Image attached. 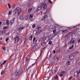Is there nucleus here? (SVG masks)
Returning a JSON list of instances; mask_svg holds the SVG:
<instances>
[{"label": "nucleus", "instance_id": "62", "mask_svg": "<svg viewBox=\"0 0 80 80\" xmlns=\"http://www.w3.org/2000/svg\"><path fill=\"white\" fill-rule=\"evenodd\" d=\"M2 22L0 21V26L1 25H2Z\"/></svg>", "mask_w": 80, "mask_h": 80}, {"label": "nucleus", "instance_id": "12", "mask_svg": "<svg viewBox=\"0 0 80 80\" xmlns=\"http://www.w3.org/2000/svg\"><path fill=\"white\" fill-rule=\"evenodd\" d=\"M24 29V27L23 26H22V27L19 28L18 29V31H19V32L20 33H21L22 32V31L23 30V29Z\"/></svg>", "mask_w": 80, "mask_h": 80}, {"label": "nucleus", "instance_id": "32", "mask_svg": "<svg viewBox=\"0 0 80 80\" xmlns=\"http://www.w3.org/2000/svg\"><path fill=\"white\" fill-rule=\"evenodd\" d=\"M32 38H33V36L31 35L29 37L30 40H32Z\"/></svg>", "mask_w": 80, "mask_h": 80}, {"label": "nucleus", "instance_id": "63", "mask_svg": "<svg viewBox=\"0 0 80 80\" xmlns=\"http://www.w3.org/2000/svg\"><path fill=\"white\" fill-rule=\"evenodd\" d=\"M68 28V30H71V28Z\"/></svg>", "mask_w": 80, "mask_h": 80}, {"label": "nucleus", "instance_id": "26", "mask_svg": "<svg viewBox=\"0 0 80 80\" xmlns=\"http://www.w3.org/2000/svg\"><path fill=\"white\" fill-rule=\"evenodd\" d=\"M54 28H59V26H58V25H55Z\"/></svg>", "mask_w": 80, "mask_h": 80}, {"label": "nucleus", "instance_id": "19", "mask_svg": "<svg viewBox=\"0 0 80 80\" xmlns=\"http://www.w3.org/2000/svg\"><path fill=\"white\" fill-rule=\"evenodd\" d=\"M69 58L70 60H73V59L74 58V56H69Z\"/></svg>", "mask_w": 80, "mask_h": 80}, {"label": "nucleus", "instance_id": "52", "mask_svg": "<svg viewBox=\"0 0 80 80\" xmlns=\"http://www.w3.org/2000/svg\"><path fill=\"white\" fill-rule=\"evenodd\" d=\"M15 6H16V5L15 4L13 5V6H12V8H15Z\"/></svg>", "mask_w": 80, "mask_h": 80}, {"label": "nucleus", "instance_id": "50", "mask_svg": "<svg viewBox=\"0 0 80 80\" xmlns=\"http://www.w3.org/2000/svg\"><path fill=\"white\" fill-rule=\"evenodd\" d=\"M2 50H5V47H3L2 48Z\"/></svg>", "mask_w": 80, "mask_h": 80}, {"label": "nucleus", "instance_id": "40", "mask_svg": "<svg viewBox=\"0 0 80 80\" xmlns=\"http://www.w3.org/2000/svg\"><path fill=\"white\" fill-rule=\"evenodd\" d=\"M45 18H44V17H43L42 18V19H41V20L42 21H43V20H44L45 19Z\"/></svg>", "mask_w": 80, "mask_h": 80}, {"label": "nucleus", "instance_id": "42", "mask_svg": "<svg viewBox=\"0 0 80 80\" xmlns=\"http://www.w3.org/2000/svg\"><path fill=\"white\" fill-rule=\"evenodd\" d=\"M36 38L35 37H34L33 39V42H34L36 40Z\"/></svg>", "mask_w": 80, "mask_h": 80}, {"label": "nucleus", "instance_id": "58", "mask_svg": "<svg viewBox=\"0 0 80 80\" xmlns=\"http://www.w3.org/2000/svg\"><path fill=\"white\" fill-rule=\"evenodd\" d=\"M28 24H26V27H28Z\"/></svg>", "mask_w": 80, "mask_h": 80}, {"label": "nucleus", "instance_id": "7", "mask_svg": "<svg viewBox=\"0 0 80 80\" xmlns=\"http://www.w3.org/2000/svg\"><path fill=\"white\" fill-rule=\"evenodd\" d=\"M50 38L52 39V38H50V36H48V37H47L44 40L45 43H47L49 40H50Z\"/></svg>", "mask_w": 80, "mask_h": 80}, {"label": "nucleus", "instance_id": "46", "mask_svg": "<svg viewBox=\"0 0 80 80\" xmlns=\"http://www.w3.org/2000/svg\"><path fill=\"white\" fill-rule=\"evenodd\" d=\"M35 27V24H33L32 26V28H34Z\"/></svg>", "mask_w": 80, "mask_h": 80}, {"label": "nucleus", "instance_id": "17", "mask_svg": "<svg viewBox=\"0 0 80 80\" xmlns=\"http://www.w3.org/2000/svg\"><path fill=\"white\" fill-rule=\"evenodd\" d=\"M33 8H29L28 12H29V13H30L32 11V10Z\"/></svg>", "mask_w": 80, "mask_h": 80}, {"label": "nucleus", "instance_id": "60", "mask_svg": "<svg viewBox=\"0 0 80 80\" xmlns=\"http://www.w3.org/2000/svg\"><path fill=\"white\" fill-rule=\"evenodd\" d=\"M27 60H28L27 58H25V61H27Z\"/></svg>", "mask_w": 80, "mask_h": 80}, {"label": "nucleus", "instance_id": "28", "mask_svg": "<svg viewBox=\"0 0 80 80\" xmlns=\"http://www.w3.org/2000/svg\"><path fill=\"white\" fill-rule=\"evenodd\" d=\"M46 48L45 47L44 48H42L41 49V53H42V52H43V50H45V49Z\"/></svg>", "mask_w": 80, "mask_h": 80}, {"label": "nucleus", "instance_id": "31", "mask_svg": "<svg viewBox=\"0 0 80 80\" xmlns=\"http://www.w3.org/2000/svg\"><path fill=\"white\" fill-rule=\"evenodd\" d=\"M12 13V11H9L8 12V15H11Z\"/></svg>", "mask_w": 80, "mask_h": 80}, {"label": "nucleus", "instance_id": "59", "mask_svg": "<svg viewBox=\"0 0 80 80\" xmlns=\"http://www.w3.org/2000/svg\"><path fill=\"white\" fill-rule=\"evenodd\" d=\"M3 78H0V80H2Z\"/></svg>", "mask_w": 80, "mask_h": 80}, {"label": "nucleus", "instance_id": "14", "mask_svg": "<svg viewBox=\"0 0 80 80\" xmlns=\"http://www.w3.org/2000/svg\"><path fill=\"white\" fill-rule=\"evenodd\" d=\"M42 8H41V6L40 7V6H38V8H37V9L36 10L37 12H38V11H40V10H41V9H42Z\"/></svg>", "mask_w": 80, "mask_h": 80}, {"label": "nucleus", "instance_id": "37", "mask_svg": "<svg viewBox=\"0 0 80 80\" xmlns=\"http://www.w3.org/2000/svg\"><path fill=\"white\" fill-rule=\"evenodd\" d=\"M43 17L44 18H45V19H46V18H47V17H48V16L47 15H44Z\"/></svg>", "mask_w": 80, "mask_h": 80}, {"label": "nucleus", "instance_id": "11", "mask_svg": "<svg viewBox=\"0 0 80 80\" xmlns=\"http://www.w3.org/2000/svg\"><path fill=\"white\" fill-rule=\"evenodd\" d=\"M14 39L15 40V42H18L19 40L20 39H19L18 37L17 36H16L14 38Z\"/></svg>", "mask_w": 80, "mask_h": 80}, {"label": "nucleus", "instance_id": "23", "mask_svg": "<svg viewBox=\"0 0 80 80\" xmlns=\"http://www.w3.org/2000/svg\"><path fill=\"white\" fill-rule=\"evenodd\" d=\"M49 78H48V77H45L44 78V80H48Z\"/></svg>", "mask_w": 80, "mask_h": 80}, {"label": "nucleus", "instance_id": "15", "mask_svg": "<svg viewBox=\"0 0 80 80\" xmlns=\"http://www.w3.org/2000/svg\"><path fill=\"white\" fill-rule=\"evenodd\" d=\"M59 58H58V56H55L54 57V59L56 61H58L59 60Z\"/></svg>", "mask_w": 80, "mask_h": 80}, {"label": "nucleus", "instance_id": "10", "mask_svg": "<svg viewBox=\"0 0 80 80\" xmlns=\"http://www.w3.org/2000/svg\"><path fill=\"white\" fill-rule=\"evenodd\" d=\"M3 61H1V62H0V64H1V66L2 67H3V65H5L6 62H7V60H5L3 61Z\"/></svg>", "mask_w": 80, "mask_h": 80}, {"label": "nucleus", "instance_id": "9", "mask_svg": "<svg viewBox=\"0 0 80 80\" xmlns=\"http://www.w3.org/2000/svg\"><path fill=\"white\" fill-rule=\"evenodd\" d=\"M65 73V71H62L61 72L58 73V75L60 76V77H63V74Z\"/></svg>", "mask_w": 80, "mask_h": 80}, {"label": "nucleus", "instance_id": "57", "mask_svg": "<svg viewBox=\"0 0 80 80\" xmlns=\"http://www.w3.org/2000/svg\"><path fill=\"white\" fill-rule=\"evenodd\" d=\"M33 67L32 66V65H31V66H30L29 67V68H31V67Z\"/></svg>", "mask_w": 80, "mask_h": 80}, {"label": "nucleus", "instance_id": "39", "mask_svg": "<svg viewBox=\"0 0 80 80\" xmlns=\"http://www.w3.org/2000/svg\"><path fill=\"white\" fill-rule=\"evenodd\" d=\"M15 19H16V18H14L12 19V20L15 22Z\"/></svg>", "mask_w": 80, "mask_h": 80}, {"label": "nucleus", "instance_id": "41", "mask_svg": "<svg viewBox=\"0 0 80 80\" xmlns=\"http://www.w3.org/2000/svg\"><path fill=\"white\" fill-rule=\"evenodd\" d=\"M9 40V38L8 37L6 39V41L7 42H8V40Z\"/></svg>", "mask_w": 80, "mask_h": 80}, {"label": "nucleus", "instance_id": "27", "mask_svg": "<svg viewBox=\"0 0 80 80\" xmlns=\"http://www.w3.org/2000/svg\"><path fill=\"white\" fill-rule=\"evenodd\" d=\"M6 22L7 25H9V20H6Z\"/></svg>", "mask_w": 80, "mask_h": 80}, {"label": "nucleus", "instance_id": "3", "mask_svg": "<svg viewBox=\"0 0 80 80\" xmlns=\"http://www.w3.org/2000/svg\"><path fill=\"white\" fill-rule=\"evenodd\" d=\"M47 4L45 2H43L41 3V8L43 7V8L44 9H46L47 7Z\"/></svg>", "mask_w": 80, "mask_h": 80}, {"label": "nucleus", "instance_id": "22", "mask_svg": "<svg viewBox=\"0 0 80 80\" xmlns=\"http://www.w3.org/2000/svg\"><path fill=\"white\" fill-rule=\"evenodd\" d=\"M14 22L13 21H12V20H11L10 21V25H12V24H13V23H14Z\"/></svg>", "mask_w": 80, "mask_h": 80}, {"label": "nucleus", "instance_id": "35", "mask_svg": "<svg viewBox=\"0 0 80 80\" xmlns=\"http://www.w3.org/2000/svg\"><path fill=\"white\" fill-rule=\"evenodd\" d=\"M37 39L36 40L35 42V44L36 45H38V44L37 43Z\"/></svg>", "mask_w": 80, "mask_h": 80}, {"label": "nucleus", "instance_id": "49", "mask_svg": "<svg viewBox=\"0 0 80 80\" xmlns=\"http://www.w3.org/2000/svg\"><path fill=\"white\" fill-rule=\"evenodd\" d=\"M56 30H57V29H55L54 30H53V32H54V33L56 32Z\"/></svg>", "mask_w": 80, "mask_h": 80}, {"label": "nucleus", "instance_id": "30", "mask_svg": "<svg viewBox=\"0 0 80 80\" xmlns=\"http://www.w3.org/2000/svg\"><path fill=\"white\" fill-rule=\"evenodd\" d=\"M68 32V30L67 29H66L65 30H64V31H63V33H66Z\"/></svg>", "mask_w": 80, "mask_h": 80}, {"label": "nucleus", "instance_id": "64", "mask_svg": "<svg viewBox=\"0 0 80 80\" xmlns=\"http://www.w3.org/2000/svg\"><path fill=\"white\" fill-rule=\"evenodd\" d=\"M26 41H25L24 42V44L25 45L26 43Z\"/></svg>", "mask_w": 80, "mask_h": 80}, {"label": "nucleus", "instance_id": "24", "mask_svg": "<svg viewBox=\"0 0 80 80\" xmlns=\"http://www.w3.org/2000/svg\"><path fill=\"white\" fill-rule=\"evenodd\" d=\"M37 47V44H35L33 46L32 48V49H34V48H36V47Z\"/></svg>", "mask_w": 80, "mask_h": 80}, {"label": "nucleus", "instance_id": "43", "mask_svg": "<svg viewBox=\"0 0 80 80\" xmlns=\"http://www.w3.org/2000/svg\"><path fill=\"white\" fill-rule=\"evenodd\" d=\"M64 29L62 28L60 30V31L61 32H62L63 33V32H64Z\"/></svg>", "mask_w": 80, "mask_h": 80}, {"label": "nucleus", "instance_id": "1", "mask_svg": "<svg viewBox=\"0 0 80 80\" xmlns=\"http://www.w3.org/2000/svg\"><path fill=\"white\" fill-rule=\"evenodd\" d=\"M22 12V9L19 7H17L16 9L15 12H13V14L17 17V16H18L19 15V13H20Z\"/></svg>", "mask_w": 80, "mask_h": 80}, {"label": "nucleus", "instance_id": "48", "mask_svg": "<svg viewBox=\"0 0 80 80\" xmlns=\"http://www.w3.org/2000/svg\"><path fill=\"white\" fill-rule=\"evenodd\" d=\"M52 52L54 53H55L56 52V51L55 50H53L52 51Z\"/></svg>", "mask_w": 80, "mask_h": 80}, {"label": "nucleus", "instance_id": "38", "mask_svg": "<svg viewBox=\"0 0 80 80\" xmlns=\"http://www.w3.org/2000/svg\"><path fill=\"white\" fill-rule=\"evenodd\" d=\"M3 73H4V71L2 70L1 72V75H2V74H3Z\"/></svg>", "mask_w": 80, "mask_h": 80}, {"label": "nucleus", "instance_id": "6", "mask_svg": "<svg viewBox=\"0 0 80 80\" xmlns=\"http://www.w3.org/2000/svg\"><path fill=\"white\" fill-rule=\"evenodd\" d=\"M21 72H22V70H21L20 69H19L17 71H16V72L15 73V76H18V75H19Z\"/></svg>", "mask_w": 80, "mask_h": 80}, {"label": "nucleus", "instance_id": "2", "mask_svg": "<svg viewBox=\"0 0 80 80\" xmlns=\"http://www.w3.org/2000/svg\"><path fill=\"white\" fill-rule=\"evenodd\" d=\"M73 37H75V35H72V38H71V40L70 41L69 43L70 44H72V43L75 44V41L74 40L75 38Z\"/></svg>", "mask_w": 80, "mask_h": 80}, {"label": "nucleus", "instance_id": "45", "mask_svg": "<svg viewBox=\"0 0 80 80\" xmlns=\"http://www.w3.org/2000/svg\"><path fill=\"white\" fill-rule=\"evenodd\" d=\"M28 18V16H27L25 18V20H27Z\"/></svg>", "mask_w": 80, "mask_h": 80}, {"label": "nucleus", "instance_id": "47", "mask_svg": "<svg viewBox=\"0 0 80 80\" xmlns=\"http://www.w3.org/2000/svg\"><path fill=\"white\" fill-rule=\"evenodd\" d=\"M55 35H57V34H58V32H55V33H54Z\"/></svg>", "mask_w": 80, "mask_h": 80}, {"label": "nucleus", "instance_id": "4", "mask_svg": "<svg viewBox=\"0 0 80 80\" xmlns=\"http://www.w3.org/2000/svg\"><path fill=\"white\" fill-rule=\"evenodd\" d=\"M38 30H40V31H36L37 35H38L40 33H42L43 32V31H42V28L41 27H38Z\"/></svg>", "mask_w": 80, "mask_h": 80}, {"label": "nucleus", "instance_id": "16", "mask_svg": "<svg viewBox=\"0 0 80 80\" xmlns=\"http://www.w3.org/2000/svg\"><path fill=\"white\" fill-rule=\"evenodd\" d=\"M57 71V67H55L54 70L52 71V72L55 73Z\"/></svg>", "mask_w": 80, "mask_h": 80}, {"label": "nucleus", "instance_id": "54", "mask_svg": "<svg viewBox=\"0 0 80 80\" xmlns=\"http://www.w3.org/2000/svg\"><path fill=\"white\" fill-rule=\"evenodd\" d=\"M4 29H7V28H7V26L5 27H4Z\"/></svg>", "mask_w": 80, "mask_h": 80}, {"label": "nucleus", "instance_id": "61", "mask_svg": "<svg viewBox=\"0 0 80 80\" xmlns=\"http://www.w3.org/2000/svg\"><path fill=\"white\" fill-rule=\"evenodd\" d=\"M78 42L79 43H80V39H79L78 40Z\"/></svg>", "mask_w": 80, "mask_h": 80}, {"label": "nucleus", "instance_id": "8", "mask_svg": "<svg viewBox=\"0 0 80 80\" xmlns=\"http://www.w3.org/2000/svg\"><path fill=\"white\" fill-rule=\"evenodd\" d=\"M79 76V72L78 71H77L75 72L74 73V76L76 78H78Z\"/></svg>", "mask_w": 80, "mask_h": 80}, {"label": "nucleus", "instance_id": "18", "mask_svg": "<svg viewBox=\"0 0 80 80\" xmlns=\"http://www.w3.org/2000/svg\"><path fill=\"white\" fill-rule=\"evenodd\" d=\"M41 44L43 47H47L46 44L45 42H42L41 43Z\"/></svg>", "mask_w": 80, "mask_h": 80}, {"label": "nucleus", "instance_id": "44", "mask_svg": "<svg viewBox=\"0 0 80 80\" xmlns=\"http://www.w3.org/2000/svg\"><path fill=\"white\" fill-rule=\"evenodd\" d=\"M72 77L71 76V77H70L69 78L68 80H71V79H72Z\"/></svg>", "mask_w": 80, "mask_h": 80}, {"label": "nucleus", "instance_id": "33", "mask_svg": "<svg viewBox=\"0 0 80 80\" xmlns=\"http://www.w3.org/2000/svg\"><path fill=\"white\" fill-rule=\"evenodd\" d=\"M44 22L45 23H47L48 22V20L47 19L44 21Z\"/></svg>", "mask_w": 80, "mask_h": 80}, {"label": "nucleus", "instance_id": "51", "mask_svg": "<svg viewBox=\"0 0 80 80\" xmlns=\"http://www.w3.org/2000/svg\"><path fill=\"white\" fill-rule=\"evenodd\" d=\"M36 64V62H35L34 63L32 64V66L33 67V66H34V65H35Z\"/></svg>", "mask_w": 80, "mask_h": 80}, {"label": "nucleus", "instance_id": "13", "mask_svg": "<svg viewBox=\"0 0 80 80\" xmlns=\"http://www.w3.org/2000/svg\"><path fill=\"white\" fill-rule=\"evenodd\" d=\"M33 16L32 14H30L29 16V19L31 20L32 22H33V20L32 19V18H33Z\"/></svg>", "mask_w": 80, "mask_h": 80}, {"label": "nucleus", "instance_id": "25", "mask_svg": "<svg viewBox=\"0 0 80 80\" xmlns=\"http://www.w3.org/2000/svg\"><path fill=\"white\" fill-rule=\"evenodd\" d=\"M48 44L49 45H53V43H52V41H50L48 43Z\"/></svg>", "mask_w": 80, "mask_h": 80}, {"label": "nucleus", "instance_id": "55", "mask_svg": "<svg viewBox=\"0 0 80 80\" xmlns=\"http://www.w3.org/2000/svg\"><path fill=\"white\" fill-rule=\"evenodd\" d=\"M49 3H52V1H50V0H49Z\"/></svg>", "mask_w": 80, "mask_h": 80}, {"label": "nucleus", "instance_id": "53", "mask_svg": "<svg viewBox=\"0 0 80 80\" xmlns=\"http://www.w3.org/2000/svg\"><path fill=\"white\" fill-rule=\"evenodd\" d=\"M69 35V33H68L66 35V37H68V35Z\"/></svg>", "mask_w": 80, "mask_h": 80}, {"label": "nucleus", "instance_id": "20", "mask_svg": "<svg viewBox=\"0 0 80 80\" xmlns=\"http://www.w3.org/2000/svg\"><path fill=\"white\" fill-rule=\"evenodd\" d=\"M70 63V61H68L66 63V65H69Z\"/></svg>", "mask_w": 80, "mask_h": 80}, {"label": "nucleus", "instance_id": "29", "mask_svg": "<svg viewBox=\"0 0 80 80\" xmlns=\"http://www.w3.org/2000/svg\"><path fill=\"white\" fill-rule=\"evenodd\" d=\"M20 19H21V20H23L24 19V18H23V16H20Z\"/></svg>", "mask_w": 80, "mask_h": 80}, {"label": "nucleus", "instance_id": "5", "mask_svg": "<svg viewBox=\"0 0 80 80\" xmlns=\"http://www.w3.org/2000/svg\"><path fill=\"white\" fill-rule=\"evenodd\" d=\"M21 72H22V70H21L20 69H19L17 71H16V72L15 73V76H18V75H19Z\"/></svg>", "mask_w": 80, "mask_h": 80}, {"label": "nucleus", "instance_id": "34", "mask_svg": "<svg viewBox=\"0 0 80 80\" xmlns=\"http://www.w3.org/2000/svg\"><path fill=\"white\" fill-rule=\"evenodd\" d=\"M8 7L9 8H11V4H10V3H8Z\"/></svg>", "mask_w": 80, "mask_h": 80}, {"label": "nucleus", "instance_id": "36", "mask_svg": "<svg viewBox=\"0 0 80 80\" xmlns=\"http://www.w3.org/2000/svg\"><path fill=\"white\" fill-rule=\"evenodd\" d=\"M74 46L73 45H72L71 47H70L69 48V49H72L73 48V47Z\"/></svg>", "mask_w": 80, "mask_h": 80}, {"label": "nucleus", "instance_id": "56", "mask_svg": "<svg viewBox=\"0 0 80 80\" xmlns=\"http://www.w3.org/2000/svg\"><path fill=\"white\" fill-rule=\"evenodd\" d=\"M52 57V54H51L49 56V57L50 58Z\"/></svg>", "mask_w": 80, "mask_h": 80}, {"label": "nucleus", "instance_id": "21", "mask_svg": "<svg viewBox=\"0 0 80 80\" xmlns=\"http://www.w3.org/2000/svg\"><path fill=\"white\" fill-rule=\"evenodd\" d=\"M54 78L55 79H58V75H56L54 77Z\"/></svg>", "mask_w": 80, "mask_h": 80}]
</instances>
